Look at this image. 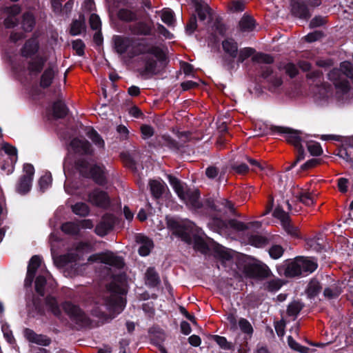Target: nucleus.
Instances as JSON below:
<instances>
[{
  "instance_id": "nucleus-1",
  "label": "nucleus",
  "mask_w": 353,
  "mask_h": 353,
  "mask_svg": "<svg viewBox=\"0 0 353 353\" xmlns=\"http://www.w3.org/2000/svg\"><path fill=\"white\" fill-rule=\"evenodd\" d=\"M113 41L116 52L125 59L146 54L141 72L143 76L157 74L165 65L166 55L163 49L159 46L149 43L145 39L117 35L114 37Z\"/></svg>"
},
{
  "instance_id": "nucleus-2",
  "label": "nucleus",
  "mask_w": 353,
  "mask_h": 353,
  "mask_svg": "<svg viewBox=\"0 0 353 353\" xmlns=\"http://www.w3.org/2000/svg\"><path fill=\"white\" fill-rule=\"evenodd\" d=\"M210 208L217 212V214L212 218L209 225L217 232H226L229 228L236 231H244L248 228L245 224L237 220L231 219L226 222L221 219L222 216L228 212H234L233 205L230 201L224 199L216 200L212 204Z\"/></svg>"
},
{
  "instance_id": "nucleus-3",
  "label": "nucleus",
  "mask_w": 353,
  "mask_h": 353,
  "mask_svg": "<svg viewBox=\"0 0 353 353\" xmlns=\"http://www.w3.org/2000/svg\"><path fill=\"white\" fill-rule=\"evenodd\" d=\"M108 299L105 301V307L110 312L111 318L121 313L125 307V300L123 297L126 293L125 282L116 279L108 287Z\"/></svg>"
},
{
  "instance_id": "nucleus-4",
  "label": "nucleus",
  "mask_w": 353,
  "mask_h": 353,
  "mask_svg": "<svg viewBox=\"0 0 353 353\" xmlns=\"http://www.w3.org/2000/svg\"><path fill=\"white\" fill-rule=\"evenodd\" d=\"M168 180L178 196L189 208L197 211L201 208L202 205L199 201V193L197 190L188 189L185 184L171 175L168 176Z\"/></svg>"
},
{
  "instance_id": "nucleus-5",
  "label": "nucleus",
  "mask_w": 353,
  "mask_h": 353,
  "mask_svg": "<svg viewBox=\"0 0 353 353\" xmlns=\"http://www.w3.org/2000/svg\"><path fill=\"white\" fill-rule=\"evenodd\" d=\"M317 268V263L313 259L304 257L296 258L285 264V274L293 277L302 274L312 273Z\"/></svg>"
},
{
  "instance_id": "nucleus-6",
  "label": "nucleus",
  "mask_w": 353,
  "mask_h": 353,
  "mask_svg": "<svg viewBox=\"0 0 353 353\" xmlns=\"http://www.w3.org/2000/svg\"><path fill=\"white\" fill-rule=\"evenodd\" d=\"M77 165L82 174L88 177H92L97 183L102 185L105 182L102 167L85 160L79 161Z\"/></svg>"
},
{
  "instance_id": "nucleus-7",
  "label": "nucleus",
  "mask_w": 353,
  "mask_h": 353,
  "mask_svg": "<svg viewBox=\"0 0 353 353\" xmlns=\"http://www.w3.org/2000/svg\"><path fill=\"white\" fill-rule=\"evenodd\" d=\"M90 262H100L112 267L120 269L124 263L122 258L115 255L112 252H105L90 256L88 258Z\"/></svg>"
},
{
  "instance_id": "nucleus-8",
  "label": "nucleus",
  "mask_w": 353,
  "mask_h": 353,
  "mask_svg": "<svg viewBox=\"0 0 353 353\" xmlns=\"http://www.w3.org/2000/svg\"><path fill=\"white\" fill-rule=\"evenodd\" d=\"M306 3L311 6H318L321 4V0H292V14L301 19L309 17L310 14Z\"/></svg>"
},
{
  "instance_id": "nucleus-9",
  "label": "nucleus",
  "mask_w": 353,
  "mask_h": 353,
  "mask_svg": "<svg viewBox=\"0 0 353 353\" xmlns=\"http://www.w3.org/2000/svg\"><path fill=\"white\" fill-rule=\"evenodd\" d=\"M34 174V168L32 165L27 163L23 165V174L17 185V191L19 193L26 194L30 191Z\"/></svg>"
},
{
  "instance_id": "nucleus-10",
  "label": "nucleus",
  "mask_w": 353,
  "mask_h": 353,
  "mask_svg": "<svg viewBox=\"0 0 353 353\" xmlns=\"http://www.w3.org/2000/svg\"><path fill=\"white\" fill-rule=\"evenodd\" d=\"M254 50L252 48H245L239 52L238 61L243 62L245 59L252 56V61L256 63H270L273 61L271 56L263 53L254 54Z\"/></svg>"
},
{
  "instance_id": "nucleus-11",
  "label": "nucleus",
  "mask_w": 353,
  "mask_h": 353,
  "mask_svg": "<svg viewBox=\"0 0 353 353\" xmlns=\"http://www.w3.org/2000/svg\"><path fill=\"white\" fill-rule=\"evenodd\" d=\"M63 308L68 316L77 323L87 325L89 323L87 315L78 306L70 302H65L63 305Z\"/></svg>"
},
{
  "instance_id": "nucleus-12",
  "label": "nucleus",
  "mask_w": 353,
  "mask_h": 353,
  "mask_svg": "<svg viewBox=\"0 0 353 353\" xmlns=\"http://www.w3.org/2000/svg\"><path fill=\"white\" fill-rule=\"evenodd\" d=\"M274 216L281 221L283 229L286 232L293 236H298L299 231L296 227L290 223L288 214L282 209L276 208L274 211Z\"/></svg>"
},
{
  "instance_id": "nucleus-13",
  "label": "nucleus",
  "mask_w": 353,
  "mask_h": 353,
  "mask_svg": "<svg viewBox=\"0 0 353 353\" xmlns=\"http://www.w3.org/2000/svg\"><path fill=\"white\" fill-rule=\"evenodd\" d=\"M88 202L93 205L106 208L110 205V199L107 194L99 189H96L88 194Z\"/></svg>"
},
{
  "instance_id": "nucleus-14",
  "label": "nucleus",
  "mask_w": 353,
  "mask_h": 353,
  "mask_svg": "<svg viewBox=\"0 0 353 353\" xmlns=\"http://www.w3.org/2000/svg\"><path fill=\"white\" fill-rule=\"evenodd\" d=\"M46 284L52 288L56 285L55 281L52 279L50 274L46 270L42 272L37 277L35 281V290L41 296L44 295V285Z\"/></svg>"
},
{
  "instance_id": "nucleus-15",
  "label": "nucleus",
  "mask_w": 353,
  "mask_h": 353,
  "mask_svg": "<svg viewBox=\"0 0 353 353\" xmlns=\"http://www.w3.org/2000/svg\"><path fill=\"white\" fill-rule=\"evenodd\" d=\"M41 265V259L39 256H33L28 267L27 275L25 279V285L30 286L35 276L37 270Z\"/></svg>"
},
{
  "instance_id": "nucleus-16",
  "label": "nucleus",
  "mask_w": 353,
  "mask_h": 353,
  "mask_svg": "<svg viewBox=\"0 0 353 353\" xmlns=\"http://www.w3.org/2000/svg\"><path fill=\"white\" fill-rule=\"evenodd\" d=\"M279 132L284 134L285 140L295 148H299V146L302 145L301 142L303 141V139L301 137L300 132L282 127L279 128Z\"/></svg>"
},
{
  "instance_id": "nucleus-17",
  "label": "nucleus",
  "mask_w": 353,
  "mask_h": 353,
  "mask_svg": "<svg viewBox=\"0 0 353 353\" xmlns=\"http://www.w3.org/2000/svg\"><path fill=\"white\" fill-rule=\"evenodd\" d=\"M292 194L297 201L305 205L309 206L314 203V196L305 189L301 188L299 186L294 187L292 190Z\"/></svg>"
},
{
  "instance_id": "nucleus-18",
  "label": "nucleus",
  "mask_w": 353,
  "mask_h": 353,
  "mask_svg": "<svg viewBox=\"0 0 353 353\" xmlns=\"http://www.w3.org/2000/svg\"><path fill=\"white\" fill-rule=\"evenodd\" d=\"M136 241L140 244L139 254L143 256L148 255L153 248L152 240L142 234H138L136 236Z\"/></svg>"
},
{
  "instance_id": "nucleus-19",
  "label": "nucleus",
  "mask_w": 353,
  "mask_h": 353,
  "mask_svg": "<svg viewBox=\"0 0 353 353\" xmlns=\"http://www.w3.org/2000/svg\"><path fill=\"white\" fill-rule=\"evenodd\" d=\"M24 335L30 342L38 345L46 346L50 343V340L47 336L41 334H37L30 329H26L24 330Z\"/></svg>"
},
{
  "instance_id": "nucleus-20",
  "label": "nucleus",
  "mask_w": 353,
  "mask_h": 353,
  "mask_svg": "<svg viewBox=\"0 0 353 353\" xmlns=\"http://www.w3.org/2000/svg\"><path fill=\"white\" fill-rule=\"evenodd\" d=\"M72 148L77 152L88 154L91 152L89 142L84 139H74L70 143Z\"/></svg>"
},
{
  "instance_id": "nucleus-21",
  "label": "nucleus",
  "mask_w": 353,
  "mask_h": 353,
  "mask_svg": "<svg viewBox=\"0 0 353 353\" xmlns=\"http://www.w3.org/2000/svg\"><path fill=\"white\" fill-rule=\"evenodd\" d=\"M57 69L54 66H49L47 68L44 72H43L41 80H40V85L41 87L45 88L49 87L57 74Z\"/></svg>"
},
{
  "instance_id": "nucleus-22",
  "label": "nucleus",
  "mask_w": 353,
  "mask_h": 353,
  "mask_svg": "<svg viewBox=\"0 0 353 353\" xmlns=\"http://www.w3.org/2000/svg\"><path fill=\"white\" fill-rule=\"evenodd\" d=\"M149 185L152 196L157 199L162 196L166 188L165 183L162 180H150Z\"/></svg>"
},
{
  "instance_id": "nucleus-23",
  "label": "nucleus",
  "mask_w": 353,
  "mask_h": 353,
  "mask_svg": "<svg viewBox=\"0 0 353 353\" xmlns=\"http://www.w3.org/2000/svg\"><path fill=\"white\" fill-rule=\"evenodd\" d=\"M130 30L134 34L150 35L152 28L147 23L139 22L130 27Z\"/></svg>"
},
{
  "instance_id": "nucleus-24",
  "label": "nucleus",
  "mask_w": 353,
  "mask_h": 353,
  "mask_svg": "<svg viewBox=\"0 0 353 353\" xmlns=\"http://www.w3.org/2000/svg\"><path fill=\"white\" fill-rule=\"evenodd\" d=\"M223 50L229 56L234 58L237 56L238 46L237 43L231 39H225L222 43Z\"/></svg>"
},
{
  "instance_id": "nucleus-25",
  "label": "nucleus",
  "mask_w": 353,
  "mask_h": 353,
  "mask_svg": "<svg viewBox=\"0 0 353 353\" xmlns=\"http://www.w3.org/2000/svg\"><path fill=\"white\" fill-rule=\"evenodd\" d=\"M39 49V43L36 39L28 40L24 45L22 54L23 56L30 57L34 54Z\"/></svg>"
},
{
  "instance_id": "nucleus-26",
  "label": "nucleus",
  "mask_w": 353,
  "mask_h": 353,
  "mask_svg": "<svg viewBox=\"0 0 353 353\" xmlns=\"http://www.w3.org/2000/svg\"><path fill=\"white\" fill-rule=\"evenodd\" d=\"M85 17L83 15L81 14L79 19L72 21L70 28V34L74 36L80 34L85 30Z\"/></svg>"
},
{
  "instance_id": "nucleus-27",
  "label": "nucleus",
  "mask_w": 353,
  "mask_h": 353,
  "mask_svg": "<svg viewBox=\"0 0 353 353\" xmlns=\"http://www.w3.org/2000/svg\"><path fill=\"white\" fill-rule=\"evenodd\" d=\"M76 261L77 256L73 254L62 255L54 259V263L59 267L68 266L70 263Z\"/></svg>"
},
{
  "instance_id": "nucleus-28",
  "label": "nucleus",
  "mask_w": 353,
  "mask_h": 353,
  "mask_svg": "<svg viewBox=\"0 0 353 353\" xmlns=\"http://www.w3.org/2000/svg\"><path fill=\"white\" fill-rule=\"evenodd\" d=\"M254 27V21L250 16L244 15L239 21V28L240 30L243 32L252 31Z\"/></svg>"
},
{
  "instance_id": "nucleus-29",
  "label": "nucleus",
  "mask_w": 353,
  "mask_h": 353,
  "mask_svg": "<svg viewBox=\"0 0 353 353\" xmlns=\"http://www.w3.org/2000/svg\"><path fill=\"white\" fill-rule=\"evenodd\" d=\"M145 283L147 285L154 287L159 283V278L152 268H149L145 272Z\"/></svg>"
},
{
  "instance_id": "nucleus-30",
  "label": "nucleus",
  "mask_w": 353,
  "mask_h": 353,
  "mask_svg": "<svg viewBox=\"0 0 353 353\" xmlns=\"http://www.w3.org/2000/svg\"><path fill=\"white\" fill-rule=\"evenodd\" d=\"M35 23L33 15L29 12L25 13L23 16L22 28L26 32L32 30Z\"/></svg>"
},
{
  "instance_id": "nucleus-31",
  "label": "nucleus",
  "mask_w": 353,
  "mask_h": 353,
  "mask_svg": "<svg viewBox=\"0 0 353 353\" xmlns=\"http://www.w3.org/2000/svg\"><path fill=\"white\" fill-rule=\"evenodd\" d=\"M46 60L43 58H37L32 60L28 65V70L30 73L39 72L43 67Z\"/></svg>"
},
{
  "instance_id": "nucleus-32",
  "label": "nucleus",
  "mask_w": 353,
  "mask_h": 353,
  "mask_svg": "<svg viewBox=\"0 0 353 353\" xmlns=\"http://www.w3.org/2000/svg\"><path fill=\"white\" fill-rule=\"evenodd\" d=\"M67 108L61 101H57L53 105V113L54 117L62 118L67 114Z\"/></svg>"
},
{
  "instance_id": "nucleus-33",
  "label": "nucleus",
  "mask_w": 353,
  "mask_h": 353,
  "mask_svg": "<svg viewBox=\"0 0 353 353\" xmlns=\"http://www.w3.org/2000/svg\"><path fill=\"white\" fill-rule=\"evenodd\" d=\"M72 212L77 215L85 216L90 212V208L87 204L79 202L72 206Z\"/></svg>"
},
{
  "instance_id": "nucleus-34",
  "label": "nucleus",
  "mask_w": 353,
  "mask_h": 353,
  "mask_svg": "<svg viewBox=\"0 0 353 353\" xmlns=\"http://www.w3.org/2000/svg\"><path fill=\"white\" fill-rule=\"evenodd\" d=\"M161 18L168 26H172L174 23V12L170 8H165L161 11Z\"/></svg>"
},
{
  "instance_id": "nucleus-35",
  "label": "nucleus",
  "mask_w": 353,
  "mask_h": 353,
  "mask_svg": "<svg viewBox=\"0 0 353 353\" xmlns=\"http://www.w3.org/2000/svg\"><path fill=\"white\" fill-rule=\"evenodd\" d=\"M196 11L201 21L207 19L210 14V10L209 6L205 3H199L196 6Z\"/></svg>"
},
{
  "instance_id": "nucleus-36",
  "label": "nucleus",
  "mask_w": 353,
  "mask_h": 353,
  "mask_svg": "<svg viewBox=\"0 0 353 353\" xmlns=\"http://www.w3.org/2000/svg\"><path fill=\"white\" fill-rule=\"evenodd\" d=\"M118 17L125 21H132L136 19V14L128 9H120L118 12Z\"/></svg>"
},
{
  "instance_id": "nucleus-37",
  "label": "nucleus",
  "mask_w": 353,
  "mask_h": 353,
  "mask_svg": "<svg viewBox=\"0 0 353 353\" xmlns=\"http://www.w3.org/2000/svg\"><path fill=\"white\" fill-rule=\"evenodd\" d=\"M46 303L54 315L58 316L61 314V310L54 297L48 296L46 300Z\"/></svg>"
},
{
  "instance_id": "nucleus-38",
  "label": "nucleus",
  "mask_w": 353,
  "mask_h": 353,
  "mask_svg": "<svg viewBox=\"0 0 353 353\" xmlns=\"http://www.w3.org/2000/svg\"><path fill=\"white\" fill-rule=\"evenodd\" d=\"M321 290V285L318 281L312 280L307 286V294L310 297H314L316 296Z\"/></svg>"
},
{
  "instance_id": "nucleus-39",
  "label": "nucleus",
  "mask_w": 353,
  "mask_h": 353,
  "mask_svg": "<svg viewBox=\"0 0 353 353\" xmlns=\"http://www.w3.org/2000/svg\"><path fill=\"white\" fill-rule=\"evenodd\" d=\"M61 230L68 234H76L79 231V225L73 222H67L62 225Z\"/></svg>"
},
{
  "instance_id": "nucleus-40",
  "label": "nucleus",
  "mask_w": 353,
  "mask_h": 353,
  "mask_svg": "<svg viewBox=\"0 0 353 353\" xmlns=\"http://www.w3.org/2000/svg\"><path fill=\"white\" fill-rule=\"evenodd\" d=\"M249 242L250 245L256 248H262L267 244L268 240L261 235H252L250 237Z\"/></svg>"
},
{
  "instance_id": "nucleus-41",
  "label": "nucleus",
  "mask_w": 353,
  "mask_h": 353,
  "mask_svg": "<svg viewBox=\"0 0 353 353\" xmlns=\"http://www.w3.org/2000/svg\"><path fill=\"white\" fill-rule=\"evenodd\" d=\"M88 137L92 141V142L99 148L104 146V141L99 136V134L93 129H89L87 132Z\"/></svg>"
},
{
  "instance_id": "nucleus-42",
  "label": "nucleus",
  "mask_w": 353,
  "mask_h": 353,
  "mask_svg": "<svg viewBox=\"0 0 353 353\" xmlns=\"http://www.w3.org/2000/svg\"><path fill=\"white\" fill-rule=\"evenodd\" d=\"M213 338H214V340L216 342V343L222 349L226 350H234V345L232 343L228 342L227 341L226 338H225L223 336H217V335L214 336Z\"/></svg>"
},
{
  "instance_id": "nucleus-43",
  "label": "nucleus",
  "mask_w": 353,
  "mask_h": 353,
  "mask_svg": "<svg viewBox=\"0 0 353 353\" xmlns=\"http://www.w3.org/2000/svg\"><path fill=\"white\" fill-rule=\"evenodd\" d=\"M307 147L308 151L313 156H319L323 152L321 145L316 141L307 142Z\"/></svg>"
},
{
  "instance_id": "nucleus-44",
  "label": "nucleus",
  "mask_w": 353,
  "mask_h": 353,
  "mask_svg": "<svg viewBox=\"0 0 353 353\" xmlns=\"http://www.w3.org/2000/svg\"><path fill=\"white\" fill-rule=\"evenodd\" d=\"M288 341V345L292 349L301 353H308L309 348L296 343L292 336H289Z\"/></svg>"
},
{
  "instance_id": "nucleus-45",
  "label": "nucleus",
  "mask_w": 353,
  "mask_h": 353,
  "mask_svg": "<svg viewBox=\"0 0 353 353\" xmlns=\"http://www.w3.org/2000/svg\"><path fill=\"white\" fill-rule=\"evenodd\" d=\"M301 309L302 305L301 303L297 301H294L288 305L287 312L289 316H296Z\"/></svg>"
},
{
  "instance_id": "nucleus-46",
  "label": "nucleus",
  "mask_w": 353,
  "mask_h": 353,
  "mask_svg": "<svg viewBox=\"0 0 353 353\" xmlns=\"http://www.w3.org/2000/svg\"><path fill=\"white\" fill-rule=\"evenodd\" d=\"M248 161L252 167V170L255 172L263 171L268 166L265 162L261 163L252 159H248Z\"/></svg>"
},
{
  "instance_id": "nucleus-47",
  "label": "nucleus",
  "mask_w": 353,
  "mask_h": 353,
  "mask_svg": "<svg viewBox=\"0 0 353 353\" xmlns=\"http://www.w3.org/2000/svg\"><path fill=\"white\" fill-rule=\"evenodd\" d=\"M283 248L279 245H272L269 250L270 256L274 259H279L283 255Z\"/></svg>"
},
{
  "instance_id": "nucleus-48",
  "label": "nucleus",
  "mask_w": 353,
  "mask_h": 353,
  "mask_svg": "<svg viewBox=\"0 0 353 353\" xmlns=\"http://www.w3.org/2000/svg\"><path fill=\"white\" fill-rule=\"evenodd\" d=\"M239 325L240 329L244 333L250 334L253 332L252 327L250 322L245 319H241L239 321Z\"/></svg>"
},
{
  "instance_id": "nucleus-49",
  "label": "nucleus",
  "mask_w": 353,
  "mask_h": 353,
  "mask_svg": "<svg viewBox=\"0 0 353 353\" xmlns=\"http://www.w3.org/2000/svg\"><path fill=\"white\" fill-rule=\"evenodd\" d=\"M90 25L92 29L101 30V22L98 15L92 14L90 17Z\"/></svg>"
},
{
  "instance_id": "nucleus-50",
  "label": "nucleus",
  "mask_w": 353,
  "mask_h": 353,
  "mask_svg": "<svg viewBox=\"0 0 353 353\" xmlns=\"http://www.w3.org/2000/svg\"><path fill=\"white\" fill-rule=\"evenodd\" d=\"M52 182V176L50 173H46L39 180V185L42 190L46 189Z\"/></svg>"
},
{
  "instance_id": "nucleus-51",
  "label": "nucleus",
  "mask_w": 353,
  "mask_h": 353,
  "mask_svg": "<svg viewBox=\"0 0 353 353\" xmlns=\"http://www.w3.org/2000/svg\"><path fill=\"white\" fill-rule=\"evenodd\" d=\"M323 240L320 239H312L307 241V245L313 250L319 252L323 249Z\"/></svg>"
},
{
  "instance_id": "nucleus-52",
  "label": "nucleus",
  "mask_w": 353,
  "mask_h": 353,
  "mask_svg": "<svg viewBox=\"0 0 353 353\" xmlns=\"http://www.w3.org/2000/svg\"><path fill=\"white\" fill-rule=\"evenodd\" d=\"M72 48L79 56L84 54L85 45L80 39H77L72 42Z\"/></svg>"
},
{
  "instance_id": "nucleus-53",
  "label": "nucleus",
  "mask_w": 353,
  "mask_h": 353,
  "mask_svg": "<svg viewBox=\"0 0 353 353\" xmlns=\"http://www.w3.org/2000/svg\"><path fill=\"white\" fill-rule=\"evenodd\" d=\"M3 149L6 154L10 156L11 161L17 160V149L9 144H4Z\"/></svg>"
},
{
  "instance_id": "nucleus-54",
  "label": "nucleus",
  "mask_w": 353,
  "mask_h": 353,
  "mask_svg": "<svg viewBox=\"0 0 353 353\" xmlns=\"http://www.w3.org/2000/svg\"><path fill=\"white\" fill-rule=\"evenodd\" d=\"M102 221L103 222H105L106 228H108L110 231L114 225L115 218L112 214H105L103 216Z\"/></svg>"
},
{
  "instance_id": "nucleus-55",
  "label": "nucleus",
  "mask_w": 353,
  "mask_h": 353,
  "mask_svg": "<svg viewBox=\"0 0 353 353\" xmlns=\"http://www.w3.org/2000/svg\"><path fill=\"white\" fill-rule=\"evenodd\" d=\"M245 4L241 0H236L232 2L230 9L234 12H241L244 10Z\"/></svg>"
},
{
  "instance_id": "nucleus-56",
  "label": "nucleus",
  "mask_w": 353,
  "mask_h": 353,
  "mask_svg": "<svg viewBox=\"0 0 353 353\" xmlns=\"http://www.w3.org/2000/svg\"><path fill=\"white\" fill-rule=\"evenodd\" d=\"M109 230L106 228V225L105 224V222L101 221L99 224H98L95 228V232L99 235V236H105L108 232Z\"/></svg>"
},
{
  "instance_id": "nucleus-57",
  "label": "nucleus",
  "mask_w": 353,
  "mask_h": 353,
  "mask_svg": "<svg viewBox=\"0 0 353 353\" xmlns=\"http://www.w3.org/2000/svg\"><path fill=\"white\" fill-rule=\"evenodd\" d=\"M194 248L202 253L206 252L208 247L205 243L200 239H196L194 241Z\"/></svg>"
},
{
  "instance_id": "nucleus-58",
  "label": "nucleus",
  "mask_w": 353,
  "mask_h": 353,
  "mask_svg": "<svg viewBox=\"0 0 353 353\" xmlns=\"http://www.w3.org/2000/svg\"><path fill=\"white\" fill-rule=\"evenodd\" d=\"M348 180L345 178H340L338 180V188L342 193H345L347 191Z\"/></svg>"
},
{
  "instance_id": "nucleus-59",
  "label": "nucleus",
  "mask_w": 353,
  "mask_h": 353,
  "mask_svg": "<svg viewBox=\"0 0 353 353\" xmlns=\"http://www.w3.org/2000/svg\"><path fill=\"white\" fill-rule=\"evenodd\" d=\"M219 174V170L215 166H210L205 170V174L209 179H214Z\"/></svg>"
},
{
  "instance_id": "nucleus-60",
  "label": "nucleus",
  "mask_w": 353,
  "mask_h": 353,
  "mask_svg": "<svg viewBox=\"0 0 353 353\" xmlns=\"http://www.w3.org/2000/svg\"><path fill=\"white\" fill-rule=\"evenodd\" d=\"M143 137L148 139L152 136L154 130L152 127L149 125H143L141 128Z\"/></svg>"
},
{
  "instance_id": "nucleus-61",
  "label": "nucleus",
  "mask_w": 353,
  "mask_h": 353,
  "mask_svg": "<svg viewBox=\"0 0 353 353\" xmlns=\"http://www.w3.org/2000/svg\"><path fill=\"white\" fill-rule=\"evenodd\" d=\"M285 72L290 77H294L296 75L298 70L295 65L288 63L285 65Z\"/></svg>"
},
{
  "instance_id": "nucleus-62",
  "label": "nucleus",
  "mask_w": 353,
  "mask_h": 353,
  "mask_svg": "<svg viewBox=\"0 0 353 353\" xmlns=\"http://www.w3.org/2000/svg\"><path fill=\"white\" fill-rule=\"evenodd\" d=\"M324 296L328 299H333L339 294V291L337 289L326 288L324 290Z\"/></svg>"
},
{
  "instance_id": "nucleus-63",
  "label": "nucleus",
  "mask_w": 353,
  "mask_h": 353,
  "mask_svg": "<svg viewBox=\"0 0 353 353\" xmlns=\"http://www.w3.org/2000/svg\"><path fill=\"white\" fill-rule=\"evenodd\" d=\"M321 36L322 34L320 32L316 31L306 35L305 40L308 42H313L320 39Z\"/></svg>"
},
{
  "instance_id": "nucleus-64",
  "label": "nucleus",
  "mask_w": 353,
  "mask_h": 353,
  "mask_svg": "<svg viewBox=\"0 0 353 353\" xmlns=\"http://www.w3.org/2000/svg\"><path fill=\"white\" fill-rule=\"evenodd\" d=\"M196 19L194 17L190 19V21L188 23L187 27H186V30L190 34H192L196 30Z\"/></svg>"
}]
</instances>
